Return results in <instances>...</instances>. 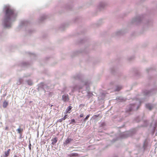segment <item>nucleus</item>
I'll use <instances>...</instances> for the list:
<instances>
[{
  "label": "nucleus",
  "mask_w": 157,
  "mask_h": 157,
  "mask_svg": "<svg viewBox=\"0 0 157 157\" xmlns=\"http://www.w3.org/2000/svg\"><path fill=\"white\" fill-rule=\"evenodd\" d=\"M16 16V15L14 14L13 10L10 8H7L6 10L4 20L5 27H10V25L9 24V22L12 17H15Z\"/></svg>",
  "instance_id": "nucleus-1"
},
{
  "label": "nucleus",
  "mask_w": 157,
  "mask_h": 157,
  "mask_svg": "<svg viewBox=\"0 0 157 157\" xmlns=\"http://www.w3.org/2000/svg\"><path fill=\"white\" fill-rule=\"evenodd\" d=\"M62 99L64 102H67L69 100V98L68 94L64 95L62 96Z\"/></svg>",
  "instance_id": "nucleus-2"
},
{
  "label": "nucleus",
  "mask_w": 157,
  "mask_h": 157,
  "mask_svg": "<svg viewBox=\"0 0 157 157\" xmlns=\"http://www.w3.org/2000/svg\"><path fill=\"white\" fill-rule=\"evenodd\" d=\"M72 107L69 106L68 107L66 110V113H70L71 112V111L72 108Z\"/></svg>",
  "instance_id": "nucleus-3"
},
{
  "label": "nucleus",
  "mask_w": 157,
  "mask_h": 157,
  "mask_svg": "<svg viewBox=\"0 0 157 157\" xmlns=\"http://www.w3.org/2000/svg\"><path fill=\"white\" fill-rule=\"evenodd\" d=\"M73 140V139L71 138H67L65 140V144H69Z\"/></svg>",
  "instance_id": "nucleus-4"
},
{
  "label": "nucleus",
  "mask_w": 157,
  "mask_h": 157,
  "mask_svg": "<svg viewBox=\"0 0 157 157\" xmlns=\"http://www.w3.org/2000/svg\"><path fill=\"white\" fill-rule=\"evenodd\" d=\"M52 144H54L56 143L57 141V137H55L52 140Z\"/></svg>",
  "instance_id": "nucleus-5"
},
{
  "label": "nucleus",
  "mask_w": 157,
  "mask_h": 157,
  "mask_svg": "<svg viewBox=\"0 0 157 157\" xmlns=\"http://www.w3.org/2000/svg\"><path fill=\"white\" fill-rule=\"evenodd\" d=\"M10 151V149H9L7 151H6L5 152V157H7L8 155H9Z\"/></svg>",
  "instance_id": "nucleus-6"
},
{
  "label": "nucleus",
  "mask_w": 157,
  "mask_h": 157,
  "mask_svg": "<svg viewBox=\"0 0 157 157\" xmlns=\"http://www.w3.org/2000/svg\"><path fill=\"white\" fill-rule=\"evenodd\" d=\"M8 102L6 101H5L3 102V107L4 108H5L7 107V106L8 105Z\"/></svg>",
  "instance_id": "nucleus-7"
},
{
  "label": "nucleus",
  "mask_w": 157,
  "mask_h": 157,
  "mask_svg": "<svg viewBox=\"0 0 157 157\" xmlns=\"http://www.w3.org/2000/svg\"><path fill=\"white\" fill-rule=\"evenodd\" d=\"M28 84L30 86H32L33 84V83L31 80H29L27 81Z\"/></svg>",
  "instance_id": "nucleus-8"
},
{
  "label": "nucleus",
  "mask_w": 157,
  "mask_h": 157,
  "mask_svg": "<svg viewBox=\"0 0 157 157\" xmlns=\"http://www.w3.org/2000/svg\"><path fill=\"white\" fill-rule=\"evenodd\" d=\"M17 131L19 133H21L23 132V130L22 129L19 128L17 130Z\"/></svg>",
  "instance_id": "nucleus-9"
},
{
  "label": "nucleus",
  "mask_w": 157,
  "mask_h": 157,
  "mask_svg": "<svg viewBox=\"0 0 157 157\" xmlns=\"http://www.w3.org/2000/svg\"><path fill=\"white\" fill-rule=\"evenodd\" d=\"M89 116H90L89 115H87V116H86V117L84 119V121H86L88 119L89 117Z\"/></svg>",
  "instance_id": "nucleus-10"
},
{
  "label": "nucleus",
  "mask_w": 157,
  "mask_h": 157,
  "mask_svg": "<svg viewBox=\"0 0 157 157\" xmlns=\"http://www.w3.org/2000/svg\"><path fill=\"white\" fill-rule=\"evenodd\" d=\"M67 115H65L64 116V117L62 118V120H64L66 119V118L67 117Z\"/></svg>",
  "instance_id": "nucleus-11"
},
{
  "label": "nucleus",
  "mask_w": 157,
  "mask_h": 157,
  "mask_svg": "<svg viewBox=\"0 0 157 157\" xmlns=\"http://www.w3.org/2000/svg\"><path fill=\"white\" fill-rule=\"evenodd\" d=\"M63 121V120H62V119H59L57 121V122H61Z\"/></svg>",
  "instance_id": "nucleus-12"
},
{
  "label": "nucleus",
  "mask_w": 157,
  "mask_h": 157,
  "mask_svg": "<svg viewBox=\"0 0 157 157\" xmlns=\"http://www.w3.org/2000/svg\"><path fill=\"white\" fill-rule=\"evenodd\" d=\"M148 105H146V106L147 107L149 108V109H150V110H151V107L150 106L149 107H148Z\"/></svg>",
  "instance_id": "nucleus-13"
},
{
  "label": "nucleus",
  "mask_w": 157,
  "mask_h": 157,
  "mask_svg": "<svg viewBox=\"0 0 157 157\" xmlns=\"http://www.w3.org/2000/svg\"><path fill=\"white\" fill-rule=\"evenodd\" d=\"M73 122H75V119H74L71 120V123H72Z\"/></svg>",
  "instance_id": "nucleus-14"
},
{
  "label": "nucleus",
  "mask_w": 157,
  "mask_h": 157,
  "mask_svg": "<svg viewBox=\"0 0 157 157\" xmlns=\"http://www.w3.org/2000/svg\"><path fill=\"white\" fill-rule=\"evenodd\" d=\"M8 129H9V127H8V126H6V127H5V130H8Z\"/></svg>",
  "instance_id": "nucleus-15"
},
{
  "label": "nucleus",
  "mask_w": 157,
  "mask_h": 157,
  "mask_svg": "<svg viewBox=\"0 0 157 157\" xmlns=\"http://www.w3.org/2000/svg\"><path fill=\"white\" fill-rule=\"evenodd\" d=\"M83 116V114H81L80 115V117H82Z\"/></svg>",
  "instance_id": "nucleus-16"
},
{
  "label": "nucleus",
  "mask_w": 157,
  "mask_h": 157,
  "mask_svg": "<svg viewBox=\"0 0 157 157\" xmlns=\"http://www.w3.org/2000/svg\"><path fill=\"white\" fill-rule=\"evenodd\" d=\"M121 89V88L119 87V88L116 90V91H119Z\"/></svg>",
  "instance_id": "nucleus-17"
},
{
  "label": "nucleus",
  "mask_w": 157,
  "mask_h": 157,
  "mask_svg": "<svg viewBox=\"0 0 157 157\" xmlns=\"http://www.w3.org/2000/svg\"><path fill=\"white\" fill-rule=\"evenodd\" d=\"M29 149H30V150H31V144H29Z\"/></svg>",
  "instance_id": "nucleus-18"
},
{
  "label": "nucleus",
  "mask_w": 157,
  "mask_h": 157,
  "mask_svg": "<svg viewBox=\"0 0 157 157\" xmlns=\"http://www.w3.org/2000/svg\"><path fill=\"white\" fill-rule=\"evenodd\" d=\"M14 157H17L16 155H14Z\"/></svg>",
  "instance_id": "nucleus-19"
}]
</instances>
